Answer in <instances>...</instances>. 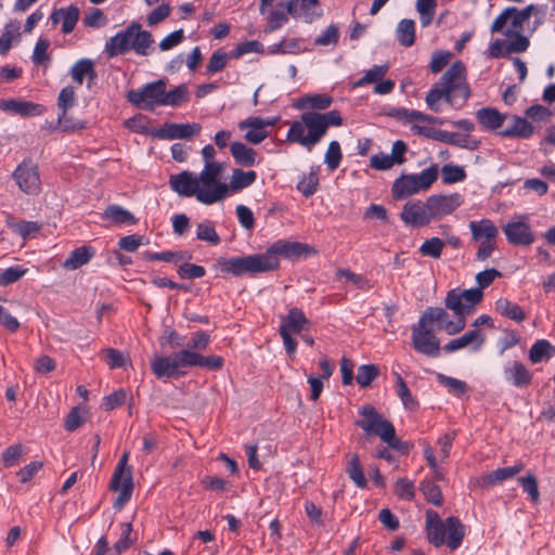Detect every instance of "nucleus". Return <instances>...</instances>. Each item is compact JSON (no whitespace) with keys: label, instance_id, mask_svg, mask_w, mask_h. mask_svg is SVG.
<instances>
[{"label":"nucleus","instance_id":"obj_15","mask_svg":"<svg viewBox=\"0 0 555 555\" xmlns=\"http://www.w3.org/2000/svg\"><path fill=\"white\" fill-rule=\"evenodd\" d=\"M109 489L118 492V495L114 501V508L121 509L130 500L133 491L131 468H128V470L121 469L120 473H118V468H115L109 482Z\"/></svg>","mask_w":555,"mask_h":555},{"label":"nucleus","instance_id":"obj_40","mask_svg":"<svg viewBox=\"0 0 555 555\" xmlns=\"http://www.w3.org/2000/svg\"><path fill=\"white\" fill-rule=\"evenodd\" d=\"M257 178V173L254 170L244 171L242 169H234L230 183L228 184L229 192H238L243 189L250 186Z\"/></svg>","mask_w":555,"mask_h":555},{"label":"nucleus","instance_id":"obj_9","mask_svg":"<svg viewBox=\"0 0 555 555\" xmlns=\"http://www.w3.org/2000/svg\"><path fill=\"white\" fill-rule=\"evenodd\" d=\"M166 81L163 79L144 85L141 89H131L127 92V100L144 111H154L157 106H163L164 90Z\"/></svg>","mask_w":555,"mask_h":555},{"label":"nucleus","instance_id":"obj_61","mask_svg":"<svg viewBox=\"0 0 555 555\" xmlns=\"http://www.w3.org/2000/svg\"><path fill=\"white\" fill-rule=\"evenodd\" d=\"M389 67L387 64L374 65L370 68L365 75L357 82V86H364L367 83L378 82L388 72Z\"/></svg>","mask_w":555,"mask_h":555},{"label":"nucleus","instance_id":"obj_46","mask_svg":"<svg viewBox=\"0 0 555 555\" xmlns=\"http://www.w3.org/2000/svg\"><path fill=\"white\" fill-rule=\"evenodd\" d=\"M10 229L18 234L23 240L34 237L40 231V224L35 221H9Z\"/></svg>","mask_w":555,"mask_h":555},{"label":"nucleus","instance_id":"obj_49","mask_svg":"<svg viewBox=\"0 0 555 555\" xmlns=\"http://www.w3.org/2000/svg\"><path fill=\"white\" fill-rule=\"evenodd\" d=\"M347 473L349 478L359 487L365 488L367 481L365 479L364 473L360 465V460L357 454H352L347 467Z\"/></svg>","mask_w":555,"mask_h":555},{"label":"nucleus","instance_id":"obj_39","mask_svg":"<svg viewBox=\"0 0 555 555\" xmlns=\"http://www.w3.org/2000/svg\"><path fill=\"white\" fill-rule=\"evenodd\" d=\"M495 310L501 315L508 318L513 321L521 323L526 319V313L519 305L509 301L506 298H500L495 302Z\"/></svg>","mask_w":555,"mask_h":555},{"label":"nucleus","instance_id":"obj_45","mask_svg":"<svg viewBox=\"0 0 555 555\" xmlns=\"http://www.w3.org/2000/svg\"><path fill=\"white\" fill-rule=\"evenodd\" d=\"M189 101V89L182 83L173 90L167 92L164 90L163 106H179Z\"/></svg>","mask_w":555,"mask_h":555},{"label":"nucleus","instance_id":"obj_30","mask_svg":"<svg viewBox=\"0 0 555 555\" xmlns=\"http://www.w3.org/2000/svg\"><path fill=\"white\" fill-rule=\"evenodd\" d=\"M469 230L472 232V240L478 241H495L499 235L496 225L490 219H482L480 221H470Z\"/></svg>","mask_w":555,"mask_h":555},{"label":"nucleus","instance_id":"obj_20","mask_svg":"<svg viewBox=\"0 0 555 555\" xmlns=\"http://www.w3.org/2000/svg\"><path fill=\"white\" fill-rule=\"evenodd\" d=\"M76 100V93L73 87L68 86L63 88L60 91L59 98H57V106L61 111L59 115V124L63 126L64 130H76V129H83L85 124L82 121L77 122H70V120L67 118V109L72 107L75 104Z\"/></svg>","mask_w":555,"mask_h":555},{"label":"nucleus","instance_id":"obj_24","mask_svg":"<svg viewBox=\"0 0 555 555\" xmlns=\"http://www.w3.org/2000/svg\"><path fill=\"white\" fill-rule=\"evenodd\" d=\"M131 31V50L138 55L146 56L152 52V44L154 43L153 36L150 31L143 30L138 22L130 24Z\"/></svg>","mask_w":555,"mask_h":555},{"label":"nucleus","instance_id":"obj_25","mask_svg":"<svg viewBox=\"0 0 555 555\" xmlns=\"http://www.w3.org/2000/svg\"><path fill=\"white\" fill-rule=\"evenodd\" d=\"M273 121H264L259 117H249L240 122L241 129H248L245 133V139L253 144H259L268 137L266 126L273 125Z\"/></svg>","mask_w":555,"mask_h":555},{"label":"nucleus","instance_id":"obj_52","mask_svg":"<svg viewBox=\"0 0 555 555\" xmlns=\"http://www.w3.org/2000/svg\"><path fill=\"white\" fill-rule=\"evenodd\" d=\"M444 244L446 243L439 237H431L424 241V243L420 246L418 251L422 256L438 259L441 256Z\"/></svg>","mask_w":555,"mask_h":555},{"label":"nucleus","instance_id":"obj_55","mask_svg":"<svg viewBox=\"0 0 555 555\" xmlns=\"http://www.w3.org/2000/svg\"><path fill=\"white\" fill-rule=\"evenodd\" d=\"M397 395L401 399L404 408L413 410L417 406V401L412 396L408 388L406 383L403 380L401 375L397 374L396 380Z\"/></svg>","mask_w":555,"mask_h":555},{"label":"nucleus","instance_id":"obj_1","mask_svg":"<svg viewBox=\"0 0 555 555\" xmlns=\"http://www.w3.org/2000/svg\"><path fill=\"white\" fill-rule=\"evenodd\" d=\"M210 343V336L198 331L192 334L185 348L171 356L155 354L151 360V370L159 379L177 378L183 376L185 367H203L209 371H219L223 366V358L220 356H203L199 351L205 350Z\"/></svg>","mask_w":555,"mask_h":555},{"label":"nucleus","instance_id":"obj_51","mask_svg":"<svg viewBox=\"0 0 555 555\" xmlns=\"http://www.w3.org/2000/svg\"><path fill=\"white\" fill-rule=\"evenodd\" d=\"M551 344L545 339L537 340L529 350V360L532 363H539L551 357Z\"/></svg>","mask_w":555,"mask_h":555},{"label":"nucleus","instance_id":"obj_2","mask_svg":"<svg viewBox=\"0 0 555 555\" xmlns=\"http://www.w3.org/2000/svg\"><path fill=\"white\" fill-rule=\"evenodd\" d=\"M469 95L470 90L466 83L465 66L461 61H456L428 92L426 104L433 112L439 113L441 111V100H444L451 106L460 107Z\"/></svg>","mask_w":555,"mask_h":555},{"label":"nucleus","instance_id":"obj_48","mask_svg":"<svg viewBox=\"0 0 555 555\" xmlns=\"http://www.w3.org/2000/svg\"><path fill=\"white\" fill-rule=\"evenodd\" d=\"M135 540L137 538L132 534L131 524L124 522L121 524V537L114 544L113 550L115 551L116 554H121L125 551L129 550L133 545Z\"/></svg>","mask_w":555,"mask_h":555},{"label":"nucleus","instance_id":"obj_35","mask_svg":"<svg viewBox=\"0 0 555 555\" xmlns=\"http://www.w3.org/2000/svg\"><path fill=\"white\" fill-rule=\"evenodd\" d=\"M95 250L88 245H83L74 249L66 260L63 262V268L67 270H77L83 264L88 263L94 256Z\"/></svg>","mask_w":555,"mask_h":555},{"label":"nucleus","instance_id":"obj_16","mask_svg":"<svg viewBox=\"0 0 555 555\" xmlns=\"http://www.w3.org/2000/svg\"><path fill=\"white\" fill-rule=\"evenodd\" d=\"M428 216L431 220H439L452 214L462 203L461 196L456 193L449 195H431L427 199Z\"/></svg>","mask_w":555,"mask_h":555},{"label":"nucleus","instance_id":"obj_22","mask_svg":"<svg viewBox=\"0 0 555 555\" xmlns=\"http://www.w3.org/2000/svg\"><path fill=\"white\" fill-rule=\"evenodd\" d=\"M222 172L221 163H209L205 164L204 169L197 176L203 189L214 191L215 188L223 186L222 201L229 195V188L227 183L220 182L219 178Z\"/></svg>","mask_w":555,"mask_h":555},{"label":"nucleus","instance_id":"obj_11","mask_svg":"<svg viewBox=\"0 0 555 555\" xmlns=\"http://www.w3.org/2000/svg\"><path fill=\"white\" fill-rule=\"evenodd\" d=\"M308 325L309 320L298 308L289 309L287 315L282 317L280 335L283 339V344L288 356L293 357L297 348V341L293 338L292 335L300 334Z\"/></svg>","mask_w":555,"mask_h":555},{"label":"nucleus","instance_id":"obj_57","mask_svg":"<svg viewBox=\"0 0 555 555\" xmlns=\"http://www.w3.org/2000/svg\"><path fill=\"white\" fill-rule=\"evenodd\" d=\"M421 490L428 502L436 506H440L442 504L440 488L431 480H423L421 482Z\"/></svg>","mask_w":555,"mask_h":555},{"label":"nucleus","instance_id":"obj_62","mask_svg":"<svg viewBox=\"0 0 555 555\" xmlns=\"http://www.w3.org/2000/svg\"><path fill=\"white\" fill-rule=\"evenodd\" d=\"M228 60L229 57L227 53L222 52L221 50L215 51L208 61L206 73L211 75L222 70L227 66Z\"/></svg>","mask_w":555,"mask_h":555},{"label":"nucleus","instance_id":"obj_5","mask_svg":"<svg viewBox=\"0 0 555 555\" xmlns=\"http://www.w3.org/2000/svg\"><path fill=\"white\" fill-rule=\"evenodd\" d=\"M220 270L235 276L242 274H257L275 270L279 267V258L271 253L254 254L245 257L220 258Z\"/></svg>","mask_w":555,"mask_h":555},{"label":"nucleus","instance_id":"obj_17","mask_svg":"<svg viewBox=\"0 0 555 555\" xmlns=\"http://www.w3.org/2000/svg\"><path fill=\"white\" fill-rule=\"evenodd\" d=\"M280 8L287 10V13L294 18H302L306 23H311L322 15L318 12L319 0H287L279 3Z\"/></svg>","mask_w":555,"mask_h":555},{"label":"nucleus","instance_id":"obj_32","mask_svg":"<svg viewBox=\"0 0 555 555\" xmlns=\"http://www.w3.org/2000/svg\"><path fill=\"white\" fill-rule=\"evenodd\" d=\"M78 18L79 10L75 5H70L66 9L56 10L51 15V20L54 24L62 21V31L64 34H69L74 30Z\"/></svg>","mask_w":555,"mask_h":555},{"label":"nucleus","instance_id":"obj_42","mask_svg":"<svg viewBox=\"0 0 555 555\" xmlns=\"http://www.w3.org/2000/svg\"><path fill=\"white\" fill-rule=\"evenodd\" d=\"M103 218L109 219L116 224H133L137 222L135 217L130 211L115 204L107 206V208L103 212Z\"/></svg>","mask_w":555,"mask_h":555},{"label":"nucleus","instance_id":"obj_10","mask_svg":"<svg viewBox=\"0 0 555 555\" xmlns=\"http://www.w3.org/2000/svg\"><path fill=\"white\" fill-rule=\"evenodd\" d=\"M359 414L362 418L356 421V425L366 435H376L382 440L392 438L393 425L385 420L373 405L366 404L361 406Z\"/></svg>","mask_w":555,"mask_h":555},{"label":"nucleus","instance_id":"obj_53","mask_svg":"<svg viewBox=\"0 0 555 555\" xmlns=\"http://www.w3.org/2000/svg\"><path fill=\"white\" fill-rule=\"evenodd\" d=\"M266 15L268 22V30L274 31L288 22L289 13H287V10L278 5V9L275 10L268 9V13Z\"/></svg>","mask_w":555,"mask_h":555},{"label":"nucleus","instance_id":"obj_6","mask_svg":"<svg viewBox=\"0 0 555 555\" xmlns=\"http://www.w3.org/2000/svg\"><path fill=\"white\" fill-rule=\"evenodd\" d=\"M169 184L180 196H195L196 199L204 205H212L222 202L223 186L215 188L211 192L207 189H203L197 176L190 171H182L178 175L170 176Z\"/></svg>","mask_w":555,"mask_h":555},{"label":"nucleus","instance_id":"obj_54","mask_svg":"<svg viewBox=\"0 0 555 555\" xmlns=\"http://www.w3.org/2000/svg\"><path fill=\"white\" fill-rule=\"evenodd\" d=\"M446 307L450 310H453L457 318H464L466 311V305L463 304V298L460 292L452 289L447 294L446 297Z\"/></svg>","mask_w":555,"mask_h":555},{"label":"nucleus","instance_id":"obj_18","mask_svg":"<svg viewBox=\"0 0 555 555\" xmlns=\"http://www.w3.org/2000/svg\"><path fill=\"white\" fill-rule=\"evenodd\" d=\"M201 125L193 124H166L164 128L154 129L151 133L160 140L190 139L198 135Z\"/></svg>","mask_w":555,"mask_h":555},{"label":"nucleus","instance_id":"obj_38","mask_svg":"<svg viewBox=\"0 0 555 555\" xmlns=\"http://www.w3.org/2000/svg\"><path fill=\"white\" fill-rule=\"evenodd\" d=\"M476 116L479 124L490 130L500 128L506 118L504 114H501L498 109L491 107L479 109Z\"/></svg>","mask_w":555,"mask_h":555},{"label":"nucleus","instance_id":"obj_60","mask_svg":"<svg viewBox=\"0 0 555 555\" xmlns=\"http://www.w3.org/2000/svg\"><path fill=\"white\" fill-rule=\"evenodd\" d=\"M341 160V150L340 144L337 141H332L328 144L327 151L325 153L324 163L326 164L330 170H335L338 168Z\"/></svg>","mask_w":555,"mask_h":555},{"label":"nucleus","instance_id":"obj_26","mask_svg":"<svg viewBox=\"0 0 555 555\" xmlns=\"http://www.w3.org/2000/svg\"><path fill=\"white\" fill-rule=\"evenodd\" d=\"M483 343V334L476 328L465 333L459 338L450 340L444 345L443 349L446 352L450 353L470 346L473 351H478Z\"/></svg>","mask_w":555,"mask_h":555},{"label":"nucleus","instance_id":"obj_47","mask_svg":"<svg viewBox=\"0 0 555 555\" xmlns=\"http://www.w3.org/2000/svg\"><path fill=\"white\" fill-rule=\"evenodd\" d=\"M379 376V369L375 364H363L358 367L356 379L362 387H369Z\"/></svg>","mask_w":555,"mask_h":555},{"label":"nucleus","instance_id":"obj_58","mask_svg":"<svg viewBox=\"0 0 555 555\" xmlns=\"http://www.w3.org/2000/svg\"><path fill=\"white\" fill-rule=\"evenodd\" d=\"M196 237L201 241H205L214 245L220 243V237L209 221L201 222L197 224Z\"/></svg>","mask_w":555,"mask_h":555},{"label":"nucleus","instance_id":"obj_3","mask_svg":"<svg viewBox=\"0 0 555 555\" xmlns=\"http://www.w3.org/2000/svg\"><path fill=\"white\" fill-rule=\"evenodd\" d=\"M341 125V115L336 109L326 113L306 112L301 114L299 120L292 122L287 132V140L311 151L326 134L330 127Z\"/></svg>","mask_w":555,"mask_h":555},{"label":"nucleus","instance_id":"obj_37","mask_svg":"<svg viewBox=\"0 0 555 555\" xmlns=\"http://www.w3.org/2000/svg\"><path fill=\"white\" fill-rule=\"evenodd\" d=\"M230 152L236 164L245 167H251L256 163L257 153L254 149L248 147L242 142H233L230 144Z\"/></svg>","mask_w":555,"mask_h":555},{"label":"nucleus","instance_id":"obj_44","mask_svg":"<svg viewBox=\"0 0 555 555\" xmlns=\"http://www.w3.org/2000/svg\"><path fill=\"white\" fill-rule=\"evenodd\" d=\"M20 37V23L10 21L5 24L0 37V55H5L12 47V41Z\"/></svg>","mask_w":555,"mask_h":555},{"label":"nucleus","instance_id":"obj_23","mask_svg":"<svg viewBox=\"0 0 555 555\" xmlns=\"http://www.w3.org/2000/svg\"><path fill=\"white\" fill-rule=\"evenodd\" d=\"M504 378L517 388H527L532 382V373L520 362L509 361L503 370Z\"/></svg>","mask_w":555,"mask_h":555},{"label":"nucleus","instance_id":"obj_4","mask_svg":"<svg viewBox=\"0 0 555 555\" xmlns=\"http://www.w3.org/2000/svg\"><path fill=\"white\" fill-rule=\"evenodd\" d=\"M426 531L429 542L436 547L447 543L452 551L460 547L465 535L464 526L457 517L450 516L442 521L434 511L426 513Z\"/></svg>","mask_w":555,"mask_h":555},{"label":"nucleus","instance_id":"obj_36","mask_svg":"<svg viewBox=\"0 0 555 555\" xmlns=\"http://www.w3.org/2000/svg\"><path fill=\"white\" fill-rule=\"evenodd\" d=\"M308 249L309 246L307 244L279 241L272 244L267 253H271L275 257H278V255H283L292 258L305 254Z\"/></svg>","mask_w":555,"mask_h":555},{"label":"nucleus","instance_id":"obj_64","mask_svg":"<svg viewBox=\"0 0 555 555\" xmlns=\"http://www.w3.org/2000/svg\"><path fill=\"white\" fill-rule=\"evenodd\" d=\"M83 24L88 27L100 28L107 24V17L100 9L92 8L85 14Z\"/></svg>","mask_w":555,"mask_h":555},{"label":"nucleus","instance_id":"obj_34","mask_svg":"<svg viewBox=\"0 0 555 555\" xmlns=\"http://www.w3.org/2000/svg\"><path fill=\"white\" fill-rule=\"evenodd\" d=\"M512 120L513 125L511 127H506L499 132L501 137L527 139L533 134V126L526 118L513 116Z\"/></svg>","mask_w":555,"mask_h":555},{"label":"nucleus","instance_id":"obj_29","mask_svg":"<svg viewBox=\"0 0 555 555\" xmlns=\"http://www.w3.org/2000/svg\"><path fill=\"white\" fill-rule=\"evenodd\" d=\"M129 50H131L130 25L124 31L111 37L105 43V52L108 57L125 54Z\"/></svg>","mask_w":555,"mask_h":555},{"label":"nucleus","instance_id":"obj_27","mask_svg":"<svg viewBox=\"0 0 555 555\" xmlns=\"http://www.w3.org/2000/svg\"><path fill=\"white\" fill-rule=\"evenodd\" d=\"M0 109L23 117L38 116L43 112V107L39 104L15 99L0 101Z\"/></svg>","mask_w":555,"mask_h":555},{"label":"nucleus","instance_id":"obj_43","mask_svg":"<svg viewBox=\"0 0 555 555\" xmlns=\"http://www.w3.org/2000/svg\"><path fill=\"white\" fill-rule=\"evenodd\" d=\"M397 39L403 47H411L415 41V23L413 20H401L396 29Z\"/></svg>","mask_w":555,"mask_h":555},{"label":"nucleus","instance_id":"obj_13","mask_svg":"<svg viewBox=\"0 0 555 555\" xmlns=\"http://www.w3.org/2000/svg\"><path fill=\"white\" fill-rule=\"evenodd\" d=\"M413 348L425 356L438 357L440 353V341L433 331L422 322L412 326Z\"/></svg>","mask_w":555,"mask_h":555},{"label":"nucleus","instance_id":"obj_19","mask_svg":"<svg viewBox=\"0 0 555 555\" xmlns=\"http://www.w3.org/2000/svg\"><path fill=\"white\" fill-rule=\"evenodd\" d=\"M428 212L427 202L412 201L403 206L400 218L408 225L425 227L431 221Z\"/></svg>","mask_w":555,"mask_h":555},{"label":"nucleus","instance_id":"obj_31","mask_svg":"<svg viewBox=\"0 0 555 555\" xmlns=\"http://www.w3.org/2000/svg\"><path fill=\"white\" fill-rule=\"evenodd\" d=\"M70 76L73 80L79 85H82L83 79L88 78V88H91V85L96 79L93 61L90 59L79 60L72 67Z\"/></svg>","mask_w":555,"mask_h":555},{"label":"nucleus","instance_id":"obj_12","mask_svg":"<svg viewBox=\"0 0 555 555\" xmlns=\"http://www.w3.org/2000/svg\"><path fill=\"white\" fill-rule=\"evenodd\" d=\"M18 188L26 194H38L41 186L38 166L30 159L22 162L12 175Z\"/></svg>","mask_w":555,"mask_h":555},{"label":"nucleus","instance_id":"obj_59","mask_svg":"<svg viewBox=\"0 0 555 555\" xmlns=\"http://www.w3.org/2000/svg\"><path fill=\"white\" fill-rule=\"evenodd\" d=\"M442 181L447 184L463 181L466 177L465 171L462 167L448 164L441 169Z\"/></svg>","mask_w":555,"mask_h":555},{"label":"nucleus","instance_id":"obj_63","mask_svg":"<svg viewBox=\"0 0 555 555\" xmlns=\"http://www.w3.org/2000/svg\"><path fill=\"white\" fill-rule=\"evenodd\" d=\"M318 185V175L315 172H310L309 175L302 177V179L298 182L297 189L302 193L304 196L309 197L315 193Z\"/></svg>","mask_w":555,"mask_h":555},{"label":"nucleus","instance_id":"obj_50","mask_svg":"<svg viewBox=\"0 0 555 555\" xmlns=\"http://www.w3.org/2000/svg\"><path fill=\"white\" fill-rule=\"evenodd\" d=\"M436 5V0L416 1V11L420 14L421 25L423 27H427L431 23L435 15Z\"/></svg>","mask_w":555,"mask_h":555},{"label":"nucleus","instance_id":"obj_33","mask_svg":"<svg viewBox=\"0 0 555 555\" xmlns=\"http://www.w3.org/2000/svg\"><path fill=\"white\" fill-rule=\"evenodd\" d=\"M388 116L396 118L397 120L401 121H423L428 124H439L442 122L430 115H426L422 112L415 111V109H409V108H391L388 112Z\"/></svg>","mask_w":555,"mask_h":555},{"label":"nucleus","instance_id":"obj_14","mask_svg":"<svg viewBox=\"0 0 555 555\" xmlns=\"http://www.w3.org/2000/svg\"><path fill=\"white\" fill-rule=\"evenodd\" d=\"M418 321L427 326L437 323L439 328L443 330L448 335H455L465 327L464 318H457L455 321H450L448 312L440 307L427 308Z\"/></svg>","mask_w":555,"mask_h":555},{"label":"nucleus","instance_id":"obj_41","mask_svg":"<svg viewBox=\"0 0 555 555\" xmlns=\"http://www.w3.org/2000/svg\"><path fill=\"white\" fill-rule=\"evenodd\" d=\"M333 99L326 94H311L300 98L297 101L296 107L299 109L302 108H312V109H326L331 106Z\"/></svg>","mask_w":555,"mask_h":555},{"label":"nucleus","instance_id":"obj_21","mask_svg":"<svg viewBox=\"0 0 555 555\" xmlns=\"http://www.w3.org/2000/svg\"><path fill=\"white\" fill-rule=\"evenodd\" d=\"M503 232L513 245L528 246L534 242V234L528 223L524 221H512L503 227Z\"/></svg>","mask_w":555,"mask_h":555},{"label":"nucleus","instance_id":"obj_7","mask_svg":"<svg viewBox=\"0 0 555 555\" xmlns=\"http://www.w3.org/2000/svg\"><path fill=\"white\" fill-rule=\"evenodd\" d=\"M532 12H540L539 5L529 4L519 10L516 7H508L493 21L490 30L492 34L502 33L505 37L512 38L518 33H522L525 24L529 22Z\"/></svg>","mask_w":555,"mask_h":555},{"label":"nucleus","instance_id":"obj_8","mask_svg":"<svg viewBox=\"0 0 555 555\" xmlns=\"http://www.w3.org/2000/svg\"><path fill=\"white\" fill-rule=\"evenodd\" d=\"M438 177V166L431 165L418 175H402L392 184L395 198L403 199L421 191L428 190Z\"/></svg>","mask_w":555,"mask_h":555},{"label":"nucleus","instance_id":"obj_56","mask_svg":"<svg viewBox=\"0 0 555 555\" xmlns=\"http://www.w3.org/2000/svg\"><path fill=\"white\" fill-rule=\"evenodd\" d=\"M518 482L522 490L528 493L532 502L535 503L539 501L540 492L538 488V480L532 473H527L526 476L519 477Z\"/></svg>","mask_w":555,"mask_h":555},{"label":"nucleus","instance_id":"obj_28","mask_svg":"<svg viewBox=\"0 0 555 555\" xmlns=\"http://www.w3.org/2000/svg\"><path fill=\"white\" fill-rule=\"evenodd\" d=\"M524 468L525 465L521 462H517L513 466L498 468L489 474L481 476L480 479L478 480V483L483 488H490L495 486L496 483H500L504 480L514 477L515 475L522 472Z\"/></svg>","mask_w":555,"mask_h":555}]
</instances>
